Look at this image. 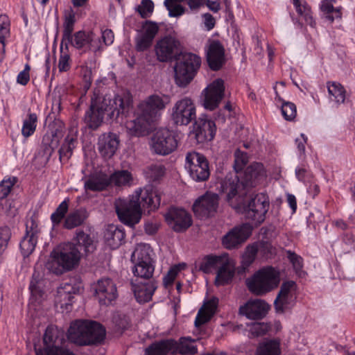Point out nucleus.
<instances>
[{
  "mask_svg": "<svg viewBox=\"0 0 355 355\" xmlns=\"http://www.w3.org/2000/svg\"><path fill=\"white\" fill-rule=\"evenodd\" d=\"M297 297V284L293 281L284 282L274 302L277 313H284L290 311L295 304Z\"/></svg>",
  "mask_w": 355,
  "mask_h": 355,
  "instance_id": "obj_14",
  "label": "nucleus"
},
{
  "mask_svg": "<svg viewBox=\"0 0 355 355\" xmlns=\"http://www.w3.org/2000/svg\"><path fill=\"white\" fill-rule=\"evenodd\" d=\"M218 304V299L216 297H208L204 299V303L201 309L199 310L196 320L195 324L198 327L207 322L211 317L216 313Z\"/></svg>",
  "mask_w": 355,
  "mask_h": 355,
  "instance_id": "obj_27",
  "label": "nucleus"
},
{
  "mask_svg": "<svg viewBox=\"0 0 355 355\" xmlns=\"http://www.w3.org/2000/svg\"><path fill=\"white\" fill-rule=\"evenodd\" d=\"M58 68L60 71H67L70 68V56L67 52L62 50L59 58Z\"/></svg>",
  "mask_w": 355,
  "mask_h": 355,
  "instance_id": "obj_61",
  "label": "nucleus"
},
{
  "mask_svg": "<svg viewBox=\"0 0 355 355\" xmlns=\"http://www.w3.org/2000/svg\"><path fill=\"white\" fill-rule=\"evenodd\" d=\"M136 10L142 18L150 17L154 10V3L151 0H142Z\"/></svg>",
  "mask_w": 355,
  "mask_h": 355,
  "instance_id": "obj_55",
  "label": "nucleus"
},
{
  "mask_svg": "<svg viewBox=\"0 0 355 355\" xmlns=\"http://www.w3.org/2000/svg\"><path fill=\"white\" fill-rule=\"evenodd\" d=\"M195 342V340L189 337L181 338L178 344L175 342V346L173 348V352L178 351L182 355L194 354L198 352Z\"/></svg>",
  "mask_w": 355,
  "mask_h": 355,
  "instance_id": "obj_41",
  "label": "nucleus"
},
{
  "mask_svg": "<svg viewBox=\"0 0 355 355\" xmlns=\"http://www.w3.org/2000/svg\"><path fill=\"white\" fill-rule=\"evenodd\" d=\"M187 267L185 263H180L171 266L167 274L163 278V284L165 287L172 285L176 277Z\"/></svg>",
  "mask_w": 355,
  "mask_h": 355,
  "instance_id": "obj_47",
  "label": "nucleus"
},
{
  "mask_svg": "<svg viewBox=\"0 0 355 355\" xmlns=\"http://www.w3.org/2000/svg\"><path fill=\"white\" fill-rule=\"evenodd\" d=\"M75 24V15L69 13L66 16L64 22L63 40L69 41L71 37L73 26Z\"/></svg>",
  "mask_w": 355,
  "mask_h": 355,
  "instance_id": "obj_54",
  "label": "nucleus"
},
{
  "mask_svg": "<svg viewBox=\"0 0 355 355\" xmlns=\"http://www.w3.org/2000/svg\"><path fill=\"white\" fill-rule=\"evenodd\" d=\"M275 103L281 108L282 114L286 121H293L296 117L297 108L293 103L284 101L277 94Z\"/></svg>",
  "mask_w": 355,
  "mask_h": 355,
  "instance_id": "obj_36",
  "label": "nucleus"
},
{
  "mask_svg": "<svg viewBox=\"0 0 355 355\" xmlns=\"http://www.w3.org/2000/svg\"><path fill=\"white\" fill-rule=\"evenodd\" d=\"M252 229L249 223L235 226L223 236V245L228 250L239 248L250 236Z\"/></svg>",
  "mask_w": 355,
  "mask_h": 355,
  "instance_id": "obj_17",
  "label": "nucleus"
},
{
  "mask_svg": "<svg viewBox=\"0 0 355 355\" xmlns=\"http://www.w3.org/2000/svg\"><path fill=\"white\" fill-rule=\"evenodd\" d=\"M294 7L299 15L302 16L305 21L311 26H314L315 23L312 16L311 8L305 1L292 0Z\"/></svg>",
  "mask_w": 355,
  "mask_h": 355,
  "instance_id": "obj_42",
  "label": "nucleus"
},
{
  "mask_svg": "<svg viewBox=\"0 0 355 355\" xmlns=\"http://www.w3.org/2000/svg\"><path fill=\"white\" fill-rule=\"evenodd\" d=\"M254 243L257 245L258 252L264 258L268 259L273 254L274 248L271 243L263 241L254 242Z\"/></svg>",
  "mask_w": 355,
  "mask_h": 355,
  "instance_id": "obj_59",
  "label": "nucleus"
},
{
  "mask_svg": "<svg viewBox=\"0 0 355 355\" xmlns=\"http://www.w3.org/2000/svg\"><path fill=\"white\" fill-rule=\"evenodd\" d=\"M207 60L212 70L220 69L225 62L224 48L220 42L209 40L207 49Z\"/></svg>",
  "mask_w": 355,
  "mask_h": 355,
  "instance_id": "obj_26",
  "label": "nucleus"
},
{
  "mask_svg": "<svg viewBox=\"0 0 355 355\" xmlns=\"http://www.w3.org/2000/svg\"><path fill=\"white\" fill-rule=\"evenodd\" d=\"M216 131L215 123L206 116L200 117L194 123L193 132L198 143H204L212 140Z\"/></svg>",
  "mask_w": 355,
  "mask_h": 355,
  "instance_id": "obj_23",
  "label": "nucleus"
},
{
  "mask_svg": "<svg viewBox=\"0 0 355 355\" xmlns=\"http://www.w3.org/2000/svg\"><path fill=\"white\" fill-rule=\"evenodd\" d=\"M104 238L106 245L112 249H115L121 244L125 238V233L123 230L111 225L107 227Z\"/></svg>",
  "mask_w": 355,
  "mask_h": 355,
  "instance_id": "obj_29",
  "label": "nucleus"
},
{
  "mask_svg": "<svg viewBox=\"0 0 355 355\" xmlns=\"http://www.w3.org/2000/svg\"><path fill=\"white\" fill-rule=\"evenodd\" d=\"M281 282L280 270L271 266H263L245 279L248 291L257 296H263L275 290Z\"/></svg>",
  "mask_w": 355,
  "mask_h": 355,
  "instance_id": "obj_6",
  "label": "nucleus"
},
{
  "mask_svg": "<svg viewBox=\"0 0 355 355\" xmlns=\"http://www.w3.org/2000/svg\"><path fill=\"white\" fill-rule=\"evenodd\" d=\"M67 42L75 48L82 49L83 51H91L96 53L103 49L101 37L94 31H78Z\"/></svg>",
  "mask_w": 355,
  "mask_h": 355,
  "instance_id": "obj_16",
  "label": "nucleus"
},
{
  "mask_svg": "<svg viewBox=\"0 0 355 355\" xmlns=\"http://www.w3.org/2000/svg\"><path fill=\"white\" fill-rule=\"evenodd\" d=\"M200 64L198 55L191 53L182 54L174 67L176 84L179 87L187 86L193 79Z\"/></svg>",
  "mask_w": 355,
  "mask_h": 355,
  "instance_id": "obj_8",
  "label": "nucleus"
},
{
  "mask_svg": "<svg viewBox=\"0 0 355 355\" xmlns=\"http://www.w3.org/2000/svg\"><path fill=\"white\" fill-rule=\"evenodd\" d=\"M75 241L76 243L69 242L60 244L52 250L46 263L49 270L58 275L71 270L78 264L82 250L85 253L94 250L89 236L83 232H77Z\"/></svg>",
  "mask_w": 355,
  "mask_h": 355,
  "instance_id": "obj_5",
  "label": "nucleus"
},
{
  "mask_svg": "<svg viewBox=\"0 0 355 355\" xmlns=\"http://www.w3.org/2000/svg\"><path fill=\"white\" fill-rule=\"evenodd\" d=\"M10 230L7 227L0 228V256L7 248L10 238Z\"/></svg>",
  "mask_w": 355,
  "mask_h": 355,
  "instance_id": "obj_60",
  "label": "nucleus"
},
{
  "mask_svg": "<svg viewBox=\"0 0 355 355\" xmlns=\"http://www.w3.org/2000/svg\"><path fill=\"white\" fill-rule=\"evenodd\" d=\"M175 344L173 340H162L154 343L145 350V355H166L173 352Z\"/></svg>",
  "mask_w": 355,
  "mask_h": 355,
  "instance_id": "obj_32",
  "label": "nucleus"
},
{
  "mask_svg": "<svg viewBox=\"0 0 355 355\" xmlns=\"http://www.w3.org/2000/svg\"><path fill=\"white\" fill-rule=\"evenodd\" d=\"M159 25L153 21H146L141 25V28L139 31L141 34L154 39L159 31Z\"/></svg>",
  "mask_w": 355,
  "mask_h": 355,
  "instance_id": "obj_53",
  "label": "nucleus"
},
{
  "mask_svg": "<svg viewBox=\"0 0 355 355\" xmlns=\"http://www.w3.org/2000/svg\"><path fill=\"white\" fill-rule=\"evenodd\" d=\"M169 103L168 95L154 94L141 101L133 113L132 104L125 122L128 133L136 137L144 135L148 126L161 116Z\"/></svg>",
  "mask_w": 355,
  "mask_h": 355,
  "instance_id": "obj_4",
  "label": "nucleus"
},
{
  "mask_svg": "<svg viewBox=\"0 0 355 355\" xmlns=\"http://www.w3.org/2000/svg\"><path fill=\"white\" fill-rule=\"evenodd\" d=\"M161 198L150 185L137 188L128 200L119 199L115 202L119 220L125 225L133 226L138 223L142 215V208L148 211L157 209Z\"/></svg>",
  "mask_w": 355,
  "mask_h": 355,
  "instance_id": "obj_3",
  "label": "nucleus"
},
{
  "mask_svg": "<svg viewBox=\"0 0 355 355\" xmlns=\"http://www.w3.org/2000/svg\"><path fill=\"white\" fill-rule=\"evenodd\" d=\"M183 0H165L164 6L168 11V15L177 17L184 13L185 8L181 5Z\"/></svg>",
  "mask_w": 355,
  "mask_h": 355,
  "instance_id": "obj_49",
  "label": "nucleus"
},
{
  "mask_svg": "<svg viewBox=\"0 0 355 355\" xmlns=\"http://www.w3.org/2000/svg\"><path fill=\"white\" fill-rule=\"evenodd\" d=\"M109 184V178L104 173L92 175L85 182L84 187L86 191H101Z\"/></svg>",
  "mask_w": 355,
  "mask_h": 355,
  "instance_id": "obj_35",
  "label": "nucleus"
},
{
  "mask_svg": "<svg viewBox=\"0 0 355 355\" xmlns=\"http://www.w3.org/2000/svg\"><path fill=\"white\" fill-rule=\"evenodd\" d=\"M281 347L279 340H268L259 344L256 355H280Z\"/></svg>",
  "mask_w": 355,
  "mask_h": 355,
  "instance_id": "obj_37",
  "label": "nucleus"
},
{
  "mask_svg": "<svg viewBox=\"0 0 355 355\" xmlns=\"http://www.w3.org/2000/svg\"><path fill=\"white\" fill-rule=\"evenodd\" d=\"M218 205V195L211 192H207L196 199L192 209L197 218L206 219L215 215L217 212Z\"/></svg>",
  "mask_w": 355,
  "mask_h": 355,
  "instance_id": "obj_15",
  "label": "nucleus"
},
{
  "mask_svg": "<svg viewBox=\"0 0 355 355\" xmlns=\"http://www.w3.org/2000/svg\"><path fill=\"white\" fill-rule=\"evenodd\" d=\"M110 182L118 187L130 186L133 182V177L130 171L119 170L112 174L109 178Z\"/></svg>",
  "mask_w": 355,
  "mask_h": 355,
  "instance_id": "obj_40",
  "label": "nucleus"
},
{
  "mask_svg": "<svg viewBox=\"0 0 355 355\" xmlns=\"http://www.w3.org/2000/svg\"><path fill=\"white\" fill-rule=\"evenodd\" d=\"M86 216L82 210H76L71 212L65 218L64 226L67 229L74 228L81 225L85 220Z\"/></svg>",
  "mask_w": 355,
  "mask_h": 355,
  "instance_id": "obj_45",
  "label": "nucleus"
},
{
  "mask_svg": "<svg viewBox=\"0 0 355 355\" xmlns=\"http://www.w3.org/2000/svg\"><path fill=\"white\" fill-rule=\"evenodd\" d=\"M168 225L175 232H182L192 225V218L184 209L171 208L165 214Z\"/></svg>",
  "mask_w": 355,
  "mask_h": 355,
  "instance_id": "obj_20",
  "label": "nucleus"
},
{
  "mask_svg": "<svg viewBox=\"0 0 355 355\" xmlns=\"http://www.w3.org/2000/svg\"><path fill=\"white\" fill-rule=\"evenodd\" d=\"M288 258L289 261L292 263L293 266L297 272L301 271L302 268V259L300 257L297 256L294 252L291 251H288Z\"/></svg>",
  "mask_w": 355,
  "mask_h": 355,
  "instance_id": "obj_63",
  "label": "nucleus"
},
{
  "mask_svg": "<svg viewBox=\"0 0 355 355\" xmlns=\"http://www.w3.org/2000/svg\"><path fill=\"white\" fill-rule=\"evenodd\" d=\"M266 178V171L263 165L255 162L250 164L243 174L227 175L220 182L218 189L220 193L226 195L227 201L236 211L245 214L254 225H259L266 218L270 205L269 198L266 194L261 193L246 205L245 201L248 198L242 190L254 187L265 181Z\"/></svg>",
  "mask_w": 355,
  "mask_h": 355,
  "instance_id": "obj_1",
  "label": "nucleus"
},
{
  "mask_svg": "<svg viewBox=\"0 0 355 355\" xmlns=\"http://www.w3.org/2000/svg\"><path fill=\"white\" fill-rule=\"evenodd\" d=\"M250 334L255 337L264 334L268 331V326L264 323H254L250 327Z\"/></svg>",
  "mask_w": 355,
  "mask_h": 355,
  "instance_id": "obj_62",
  "label": "nucleus"
},
{
  "mask_svg": "<svg viewBox=\"0 0 355 355\" xmlns=\"http://www.w3.org/2000/svg\"><path fill=\"white\" fill-rule=\"evenodd\" d=\"M334 0H322L320 6L323 17L330 23L342 17L340 8H334Z\"/></svg>",
  "mask_w": 355,
  "mask_h": 355,
  "instance_id": "obj_34",
  "label": "nucleus"
},
{
  "mask_svg": "<svg viewBox=\"0 0 355 355\" xmlns=\"http://www.w3.org/2000/svg\"><path fill=\"white\" fill-rule=\"evenodd\" d=\"M17 182V178L14 176L5 177L0 182V199H4L10 194Z\"/></svg>",
  "mask_w": 355,
  "mask_h": 355,
  "instance_id": "obj_51",
  "label": "nucleus"
},
{
  "mask_svg": "<svg viewBox=\"0 0 355 355\" xmlns=\"http://www.w3.org/2000/svg\"><path fill=\"white\" fill-rule=\"evenodd\" d=\"M69 199H64L51 214V219L54 225H58L63 220L69 209Z\"/></svg>",
  "mask_w": 355,
  "mask_h": 355,
  "instance_id": "obj_50",
  "label": "nucleus"
},
{
  "mask_svg": "<svg viewBox=\"0 0 355 355\" xmlns=\"http://www.w3.org/2000/svg\"><path fill=\"white\" fill-rule=\"evenodd\" d=\"M132 273L135 277L143 279H150L155 270V262H132Z\"/></svg>",
  "mask_w": 355,
  "mask_h": 355,
  "instance_id": "obj_38",
  "label": "nucleus"
},
{
  "mask_svg": "<svg viewBox=\"0 0 355 355\" xmlns=\"http://www.w3.org/2000/svg\"><path fill=\"white\" fill-rule=\"evenodd\" d=\"M234 168L236 173V175H239V172L241 171L248 162V155L245 153L236 150L234 153Z\"/></svg>",
  "mask_w": 355,
  "mask_h": 355,
  "instance_id": "obj_56",
  "label": "nucleus"
},
{
  "mask_svg": "<svg viewBox=\"0 0 355 355\" xmlns=\"http://www.w3.org/2000/svg\"><path fill=\"white\" fill-rule=\"evenodd\" d=\"M37 242V232L34 230H26V233L21 239L19 247L22 255L28 257L34 251Z\"/></svg>",
  "mask_w": 355,
  "mask_h": 355,
  "instance_id": "obj_31",
  "label": "nucleus"
},
{
  "mask_svg": "<svg viewBox=\"0 0 355 355\" xmlns=\"http://www.w3.org/2000/svg\"><path fill=\"white\" fill-rule=\"evenodd\" d=\"M153 39L145 36L138 32L136 37V49L139 51H144L148 49L153 42Z\"/></svg>",
  "mask_w": 355,
  "mask_h": 355,
  "instance_id": "obj_58",
  "label": "nucleus"
},
{
  "mask_svg": "<svg viewBox=\"0 0 355 355\" xmlns=\"http://www.w3.org/2000/svg\"><path fill=\"white\" fill-rule=\"evenodd\" d=\"M10 35V21L6 15H0V43L5 46V42Z\"/></svg>",
  "mask_w": 355,
  "mask_h": 355,
  "instance_id": "obj_52",
  "label": "nucleus"
},
{
  "mask_svg": "<svg viewBox=\"0 0 355 355\" xmlns=\"http://www.w3.org/2000/svg\"><path fill=\"white\" fill-rule=\"evenodd\" d=\"M327 89L329 98L336 104L343 103L346 98L345 88L338 83L331 82L327 83Z\"/></svg>",
  "mask_w": 355,
  "mask_h": 355,
  "instance_id": "obj_39",
  "label": "nucleus"
},
{
  "mask_svg": "<svg viewBox=\"0 0 355 355\" xmlns=\"http://www.w3.org/2000/svg\"><path fill=\"white\" fill-rule=\"evenodd\" d=\"M225 85L222 78H216L210 82L200 94V103L208 110L216 109L225 97Z\"/></svg>",
  "mask_w": 355,
  "mask_h": 355,
  "instance_id": "obj_9",
  "label": "nucleus"
},
{
  "mask_svg": "<svg viewBox=\"0 0 355 355\" xmlns=\"http://www.w3.org/2000/svg\"><path fill=\"white\" fill-rule=\"evenodd\" d=\"M76 132L68 135L59 150L60 158L66 157L68 159L71 155L72 150L76 147Z\"/></svg>",
  "mask_w": 355,
  "mask_h": 355,
  "instance_id": "obj_46",
  "label": "nucleus"
},
{
  "mask_svg": "<svg viewBox=\"0 0 355 355\" xmlns=\"http://www.w3.org/2000/svg\"><path fill=\"white\" fill-rule=\"evenodd\" d=\"M254 243L246 246L242 256L241 266L243 270H247L255 261L258 248Z\"/></svg>",
  "mask_w": 355,
  "mask_h": 355,
  "instance_id": "obj_43",
  "label": "nucleus"
},
{
  "mask_svg": "<svg viewBox=\"0 0 355 355\" xmlns=\"http://www.w3.org/2000/svg\"><path fill=\"white\" fill-rule=\"evenodd\" d=\"M156 288L157 286L153 282L132 284V289L135 297L139 303L150 301Z\"/></svg>",
  "mask_w": 355,
  "mask_h": 355,
  "instance_id": "obj_28",
  "label": "nucleus"
},
{
  "mask_svg": "<svg viewBox=\"0 0 355 355\" xmlns=\"http://www.w3.org/2000/svg\"><path fill=\"white\" fill-rule=\"evenodd\" d=\"M185 168L190 177L196 182L205 181L210 175L209 164L206 157L195 151L187 154Z\"/></svg>",
  "mask_w": 355,
  "mask_h": 355,
  "instance_id": "obj_12",
  "label": "nucleus"
},
{
  "mask_svg": "<svg viewBox=\"0 0 355 355\" xmlns=\"http://www.w3.org/2000/svg\"><path fill=\"white\" fill-rule=\"evenodd\" d=\"M270 307L263 300L251 299L240 306L239 313L250 320H261L266 315Z\"/></svg>",
  "mask_w": 355,
  "mask_h": 355,
  "instance_id": "obj_21",
  "label": "nucleus"
},
{
  "mask_svg": "<svg viewBox=\"0 0 355 355\" xmlns=\"http://www.w3.org/2000/svg\"><path fill=\"white\" fill-rule=\"evenodd\" d=\"M149 144L154 153L167 155L177 148L178 141L171 130L167 128H160L154 132Z\"/></svg>",
  "mask_w": 355,
  "mask_h": 355,
  "instance_id": "obj_10",
  "label": "nucleus"
},
{
  "mask_svg": "<svg viewBox=\"0 0 355 355\" xmlns=\"http://www.w3.org/2000/svg\"><path fill=\"white\" fill-rule=\"evenodd\" d=\"M235 271V261L226 254L217 269L215 284L219 286L230 284L234 277Z\"/></svg>",
  "mask_w": 355,
  "mask_h": 355,
  "instance_id": "obj_24",
  "label": "nucleus"
},
{
  "mask_svg": "<svg viewBox=\"0 0 355 355\" xmlns=\"http://www.w3.org/2000/svg\"><path fill=\"white\" fill-rule=\"evenodd\" d=\"M92 289L96 297L102 304L107 305L118 296L115 284L110 278H102L93 284Z\"/></svg>",
  "mask_w": 355,
  "mask_h": 355,
  "instance_id": "obj_19",
  "label": "nucleus"
},
{
  "mask_svg": "<svg viewBox=\"0 0 355 355\" xmlns=\"http://www.w3.org/2000/svg\"><path fill=\"white\" fill-rule=\"evenodd\" d=\"M62 333L53 326L46 328L44 336V348L35 349L36 355H74L68 349L60 347L62 338Z\"/></svg>",
  "mask_w": 355,
  "mask_h": 355,
  "instance_id": "obj_13",
  "label": "nucleus"
},
{
  "mask_svg": "<svg viewBox=\"0 0 355 355\" xmlns=\"http://www.w3.org/2000/svg\"><path fill=\"white\" fill-rule=\"evenodd\" d=\"M79 292V287L71 283L61 284L57 291L55 303L62 312H68L72 306L74 295Z\"/></svg>",
  "mask_w": 355,
  "mask_h": 355,
  "instance_id": "obj_22",
  "label": "nucleus"
},
{
  "mask_svg": "<svg viewBox=\"0 0 355 355\" xmlns=\"http://www.w3.org/2000/svg\"><path fill=\"white\" fill-rule=\"evenodd\" d=\"M153 250L148 244L137 245L131 256L132 262H155L153 258Z\"/></svg>",
  "mask_w": 355,
  "mask_h": 355,
  "instance_id": "obj_30",
  "label": "nucleus"
},
{
  "mask_svg": "<svg viewBox=\"0 0 355 355\" xmlns=\"http://www.w3.org/2000/svg\"><path fill=\"white\" fill-rule=\"evenodd\" d=\"M101 42H103V49L105 46L110 45L113 43L114 35L112 30L105 28L101 31Z\"/></svg>",
  "mask_w": 355,
  "mask_h": 355,
  "instance_id": "obj_64",
  "label": "nucleus"
},
{
  "mask_svg": "<svg viewBox=\"0 0 355 355\" xmlns=\"http://www.w3.org/2000/svg\"><path fill=\"white\" fill-rule=\"evenodd\" d=\"M196 117V105L189 97H183L178 100L171 109V119L176 125H187Z\"/></svg>",
  "mask_w": 355,
  "mask_h": 355,
  "instance_id": "obj_11",
  "label": "nucleus"
},
{
  "mask_svg": "<svg viewBox=\"0 0 355 355\" xmlns=\"http://www.w3.org/2000/svg\"><path fill=\"white\" fill-rule=\"evenodd\" d=\"M37 116L35 113H28L23 121L21 134L27 138L33 135L36 130Z\"/></svg>",
  "mask_w": 355,
  "mask_h": 355,
  "instance_id": "obj_44",
  "label": "nucleus"
},
{
  "mask_svg": "<svg viewBox=\"0 0 355 355\" xmlns=\"http://www.w3.org/2000/svg\"><path fill=\"white\" fill-rule=\"evenodd\" d=\"M120 140L116 134L108 132L101 135L98 141V150L105 159L111 158L118 150Z\"/></svg>",
  "mask_w": 355,
  "mask_h": 355,
  "instance_id": "obj_25",
  "label": "nucleus"
},
{
  "mask_svg": "<svg viewBox=\"0 0 355 355\" xmlns=\"http://www.w3.org/2000/svg\"><path fill=\"white\" fill-rule=\"evenodd\" d=\"M226 253L218 256L209 255L205 257L199 263V270L206 274L212 272L214 270L218 269Z\"/></svg>",
  "mask_w": 355,
  "mask_h": 355,
  "instance_id": "obj_33",
  "label": "nucleus"
},
{
  "mask_svg": "<svg viewBox=\"0 0 355 355\" xmlns=\"http://www.w3.org/2000/svg\"><path fill=\"white\" fill-rule=\"evenodd\" d=\"M183 0H165L164 6L168 11V15L177 17L184 13L185 8L181 5Z\"/></svg>",
  "mask_w": 355,
  "mask_h": 355,
  "instance_id": "obj_48",
  "label": "nucleus"
},
{
  "mask_svg": "<svg viewBox=\"0 0 355 355\" xmlns=\"http://www.w3.org/2000/svg\"><path fill=\"white\" fill-rule=\"evenodd\" d=\"M105 337V329L96 322L76 320L68 330V339L78 345H88L101 343Z\"/></svg>",
  "mask_w": 355,
  "mask_h": 355,
  "instance_id": "obj_7",
  "label": "nucleus"
},
{
  "mask_svg": "<svg viewBox=\"0 0 355 355\" xmlns=\"http://www.w3.org/2000/svg\"><path fill=\"white\" fill-rule=\"evenodd\" d=\"M180 51V42L174 37L168 35L160 38L155 45V52L159 62L173 59Z\"/></svg>",
  "mask_w": 355,
  "mask_h": 355,
  "instance_id": "obj_18",
  "label": "nucleus"
},
{
  "mask_svg": "<svg viewBox=\"0 0 355 355\" xmlns=\"http://www.w3.org/2000/svg\"><path fill=\"white\" fill-rule=\"evenodd\" d=\"M145 173L148 178L155 180L164 175V168L160 164H155L148 167Z\"/></svg>",
  "mask_w": 355,
  "mask_h": 355,
  "instance_id": "obj_57",
  "label": "nucleus"
},
{
  "mask_svg": "<svg viewBox=\"0 0 355 355\" xmlns=\"http://www.w3.org/2000/svg\"><path fill=\"white\" fill-rule=\"evenodd\" d=\"M132 102V96L127 91L113 96L105 95L98 103L92 100L90 109L85 114V121L89 128L95 130L101 125L103 116L107 114L110 119H116L125 125Z\"/></svg>",
  "mask_w": 355,
  "mask_h": 355,
  "instance_id": "obj_2",
  "label": "nucleus"
}]
</instances>
